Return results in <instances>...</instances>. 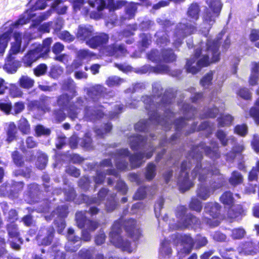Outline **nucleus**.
Segmentation results:
<instances>
[{
	"instance_id": "53",
	"label": "nucleus",
	"mask_w": 259,
	"mask_h": 259,
	"mask_svg": "<svg viewBox=\"0 0 259 259\" xmlns=\"http://www.w3.org/2000/svg\"><path fill=\"white\" fill-rule=\"evenodd\" d=\"M10 94L14 98L21 97L22 95L20 89L15 85H12L11 87Z\"/></svg>"
},
{
	"instance_id": "48",
	"label": "nucleus",
	"mask_w": 259,
	"mask_h": 259,
	"mask_svg": "<svg viewBox=\"0 0 259 259\" xmlns=\"http://www.w3.org/2000/svg\"><path fill=\"white\" fill-rule=\"evenodd\" d=\"M235 132L240 136H243L247 133V127L245 124L237 125L235 128Z\"/></svg>"
},
{
	"instance_id": "54",
	"label": "nucleus",
	"mask_w": 259,
	"mask_h": 259,
	"mask_svg": "<svg viewBox=\"0 0 259 259\" xmlns=\"http://www.w3.org/2000/svg\"><path fill=\"white\" fill-rule=\"evenodd\" d=\"M24 104L22 102H17L13 106V113L15 114H19L24 110Z\"/></svg>"
},
{
	"instance_id": "39",
	"label": "nucleus",
	"mask_w": 259,
	"mask_h": 259,
	"mask_svg": "<svg viewBox=\"0 0 259 259\" xmlns=\"http://www.w3.org/2000/svg\"><path fill=\"white\" fill-rule=\"evenodd\" d=\"M143 139L141 136H134L130 138V142L131 148L136 149L137 147L139 146L140 143L143 142Z\"/></svg>"
},
{
	"instance_id": "28",
	"label": "nucleus",
	"mask_w": 259,
	"mask_h": 259,
	"mask_svg": "<svg viewBox=\"0 0 259 259\" xmlns=\"http://www.w3.org/2000/svg\"><path fill=\"white\" fill-rule=\"evenodd\" d=\"M18 127L19 130L24 134L29 133L30 127L27 120L25 118H21L18 123Z\"/></svg>"
},
{
	"instance_id": "63",
	"label": "nucleus",
	"mask_w": 259,
	"mask_h": 259,
	"mask_svg": "<svg viewBox=\"0 0 259 259\" xmlns=\"http://www.w3.org/2000/svg\"><path fill=\"white\" fill-rule=\"evenodd\" d=\"M251 145L256 152H259V138L257 136H254Z\"/></svg>"
},
{
	"instance_id": "51",
	"label": "nucleus",
	"mask_w": 259,
	"mask_h": 259,
	"mask_svg": "<svg viewBox=\"0 0 259 259\" xmlns=\"http://www.w3.org/2000/svg\"><path fill=\"white\" fill-rule=\"evenodd\" d=\"M35 132L37 135L40 136V135H49L50 133V130L48 128H45L42 125H37L35 127Z\"/></svg>"
},
{
	"instance_id": "60",
	"label": "nucleus",
	"mask_w": 259,
	"mask_h": 259,
	"mask_svg": "<svg viewBox=\"0 0 259 259\" xmlns=\"http://www.w3.org/2000/svg\"><path fill=\"white\" fill-rule=\"evenodd\" d=\"M64 49V46L60 42L56 43L53 47L52 51L55 54L60 53Z\"/></svg>"
},
{
	"instance_id": "16",
	"label": "nucleus",
	"mask_w": 259,
	"mask_h": 259,
	"mask_svg": "<svg viewBox=\"0 0 259 259\" xmlns=\"http://www.w3.org/2000/svg\"><path fill=\"white\" fill-rule=\"evenodd\" d=\"M124 227L127 233L131 236L133 240H137L141 236V231L137 222L133 220H129L124 224Z\"/></svg>"
},
{
	"instance_id": "7",
	"label": "nucleus",
	"mask_w": 259,
	"mask_h": 259,
	"mask_svg": "<svg viewBox=\"0 0 259 259\" xmlns=\"http://www.w3.org/2000/svg\"><path fill=\"white\" fill-rule=\"evenodd\" d=\"M220 205L217 203H207L204 208L203 221L210 226L215 227L220 222Z\"/></svg>"
},
{
	"instance_id": "18",
	"label": "nucleus",
	"mask_w": 259,
	"mask_h": 259,
	"mask_svg": "<svg viewBox=\"0 0 259 259\" xmlns=\"http://www.w3.org/2000/svg\"><path fill=\"white\" fill-rule=\"evenodd\" d=\"M20 66V63L13 60V57L8 56L7 61L4 66V69L7 72L14 73L16 72L17 69Z\"/></svg>"
},
{
	"instance_id": "4",
	"label": "nucleus",
	"mask_w": 259,
	"mask_h": 259,
	"mask_svg": "<svg viewBox=\"0 0 259 259\" xmlns=\"http://www.w3.org/2000/svg\"><path fill=\"white\" fill-rule=\"evenodd\" d=\"M121 221L114 223L109 233L111 242L116 247L128 252H132L136 248L135 242H129L126 238H122L119 234L121 229Z\"/></svg>"
},
{
	"instance_id": "43",
	"label": "nucleus",
	"mask_w": 259,
	"mask_h": 259,
	"mask_svg": "<svg viewBox=\"0 0 259 259\" xmlns=\"http://www.w3.org/2000/svg\"><path fill=\"white\" fill-rule=\"evenodd\" d=\"M0 109L5 113L9 114L12 109L11 103L3 100L0 101Z\"/></svg>"
},
{
	"instance_id": "3",
	"label": "nucleus",
	"mask_w": 259,
	"mask_h": 259,
	"mask_svg": "<svg viewBox=\"0 0 259 259\" xmlns=\"http://www.w3.org/2000/svg\"><path fill=\"white\" fill-rule=\"evenodd\" d=\"M93 29L91 26H79L76 33L77 37L82 40H85L86 44L92 48L105 44L108 40V36L105 34L92 36Z\"/></svg>"
},
{
	"instance_id": "38",
	"label": "nucleus",
	"mask_w": 259,
	"mask_h": 259,
	"mask_svg": "<svg viewBox=\"0 0 259 259\" xmlns=\"http://www.w3.org/2000/svg\"><path fill=\"white\" fill-rule=\"evenodd\" d=\"M93 56L94 54L87 50H80L77 53V57L79 60H88Z\"/></svg>"
},
{
	"instance_id": "21",
	"label": "nucleus",
	"mask_w": 259,
	"mask_h": 259,
	"mask_svg": "<svg viewBox=\"0 0 259 259\" xmlns=\"http://www.w3.org/2000/svg\"><path fill=\"white\" fill-rule=\"evenodd\" d=\"M108 55L115 56L116 57L124 55L126 50L121 45H116L114 47H109L106 49Z\"/></svg>"
},
{
	"instance_id": "17",
	"label": "nucleus",
	"mask_w": 259,
	"mask_h": 259,
	"mask_svg": "<svg viewBox=\"0 0 259 259\" xmlns=\"http://www.w3.org/2000/svg\"><path fill=\"white\" fill-rule=\"evenodd\" d=\"M22 34L15 32L13 33V41L11 43V48L9 52V56L12 57L20 52L24 51L25 48L21 49ZM25 48V47H24Z\"/></svg>"
},
{
	"instance_id": "37",
	"label": "nucleus",
	"mask_w": 259,
	"mask_h": 259,
	"mask_svg": "<svg viewBox=\"0 0 259 259\" xmlns=\"http://www.w3.org/2000/svg\"><path fill=\"white\" fill-rule=\"evenodd\" d=\"M155 176V165L152 163L148 165L146 172V179L150 180Z\"/></svg>"
},
{
	"instance_id": "62",
	"label": "nucleus",
	"mask_w": 259,
	"mask_h": 259,
	"mask_svg": "<svg viewBox=\"0 0 259 259\" xmlns=\"http://www.w3.org/2000/svg\"><path fill=\"white\" fill-rule=\"evenodd\" d=\"M238 94L241 97L245 99H248L250 98V93L246 89H241Z\"/></svg>"
},
{
	"instance_id": "58",
	"label": "nucleus",
	"mask_w": 259,
	"mask_h": 259,
	"mask_svg": "<svg viewBox=\"0 0 259 259\" xmlns=\"http://www.w3.org/2000/svg\"><path fill=\"white\" fill-rule=\"evenodd\" d=\"M163 200L162 199L159 200L156 203L155 205V212L156 217H158L160 215V211L163 207Z\"/></svg>"
},
{
	"instance_id": "8",
	"label": "nucleus",
	"mask_w": 259,
	"mask_h": 259,
	"mask_svg": "<svg viewBox=\"0 0 259 259\" xmlns=\"http://www.w3.org/2000/svg\"><path fill=\"white\" fill-rule=\"evenodd\" d=\"M208 9L204 16V22L207 24L206 31H208L210 26L214 21V19L219 15L222 8L220 0H206Z\"/></svg>"
},
{
	"instance_id": "55",
	"label": "nucleus",
	"mask_w": 259,
	"mask_h": 259,
	"mask_svg": "<svg viewBox=\"0 0 259 259\" xmlns=\"http://www.w3.org/2000/svg\"><path fill=\"white\" fill-rule=\"evenodd\" d=\"M195 243L196 244V247L199 248L205 245L207 243V240L205 237L199 236L197 237Z\"/></svg>"
},
{
	"instance_id": "27",
	"label": "nucleus",
	"mask_w": 259,
	"mask_h": 259,
	"mask_svg": "<svg viewBox=\"0 0 259 259\" xmlns=\"http://www.w3.org/2000/svg\"><path fill=\"white\" fill-rule=\"evenodd\" d=\"M244 212V210L241 206H233V208L229 209L228 211L227 216L229 219H234L242 214Z\"/></svg>"
},
{
	"instance_id": "50",
	"label": "nucleus",
	"mask_w": 259,
	"mask_h": 259,
	"mask_svg": "<svg viewBox=\"0 0 259 259\" xmlns=\"http://www.w3.org/2000/svg\"><path fill=\"white\" fill-rule=\"evenodd\" d=\"M121 82V80L117 76H112L109 77L106 81L107 85L109 87L116 85Z\"/></svg>"
},
{
	"instance_id": "44",
	"label": "nucleus",
	"mask_w": 259,
	"mask_h": 259,
	"mask_svg": "<svg viewBox=\"0 0 259 259\" xmlns=\"http://www.w3.org/2000/svg\"><path fill=\"white\" fill-rule=\"evenodd\" d=\"M190 207L193 210L200 211L202 208L201 203L198 199L195 198H192L190 203Z\"/></svg>"
},
{
	"instance_id": "2",
	"label": "nucleus",
	"mask_w": 259,
	"mask_h": 259,
	"mask_svg": "<svg viewBox=\"0 0 259 259\" xmlns=\"http://www.w3.org/2000/svg\"><path fill=\"white\" fill-rule=\"evenodd\" d=\"M73 83V81L72 80L69 81L70 86L67 88V89L71 90V93L72 94V96H75ZM72 98V97L70 98L67 94H63L58 98V104L62 110L58 112L55 113L56 119L58 121H62L65 119V113H64V111L67 112L69 117L72 119L78 118V115L80 112V108L78 107L80 102H77L75 104H71L70 100Z\"/></svg>"
},
{
	"instance_id": "30",
	"label": "nucleus",
	"mask_w": 259,
	"mask_h": 259,
	"mask_svg": "<svg viewBox=\"0 0 259 259\" xmlns=\"http://www.w3.org/2000/svg\"><path fill=\"white\" fill-rule=\"evenodd\" d=\"M243 178L241 174L238 171H233L229 179L230 184L233 186L239 185L242 183Z\"/></svg>"
},
{
	"instance_id": "10",
	"label": "nucleus",
	"mask_w": 259,
	"mask_h": 259,
	"mask_svg": "<svg viewBox=\"0 0 259 259\" xmlns=\"http://www.w3.org/2000/svg\"><path fill=\"white\" fill-rule=\"evenodd\" d=\"M186 208L183 206L178 208L177 216L180 219L181 226L180 228L187 227L193 225L194 226L198 224V221L195 217L191 214L186 215Z\"/></svg>"
},
{
	"instance_id": "1",
	"label": "nucleus",
	"mask_w": 259,
	"mask_h": 259,
	"mask_svg": "<svg viewBox=\"0 0 259 259\" xmlns=\"http://www.w3.org/2000/svg\"><path fill=\"white\" fill-rule=\"evenodd\" d=\"M201 47L200 50H196L194 58L187 61L186 67L188 72L196 73L202 67L219 60L218 40L211 41L210 39H208L205 46L202 43Z\"/></svg>"
},
{
	"instance_id": "42",
	"label": "nucleus",
	"mask_w": 259,
	"mask_h": 259,
	"mask_svg": "<svg viewBox=\"0 0 259 259\" xmlns=\"http://www.w3.org/2000/svg\"><path fill=\"white\" fill-rule=\"evenodd\" d=\"M58 36L61 39L66 41H73L74 37L68 31H64L57 33Z\"/></svg>"
},
{
	"instance_id": "11",
	"label": "nucleus",
	"mask_w": 259,
	"mask_h": 259,
	"mask_svg": "<svg viewBox=\"0 0 259 259\" xmlns=\"http://www.w3.org/2000/svg\"><path fill=\"white\" fill-rule=\"evenodd\" d=\"M16 29L13 22H7L3 26V34L0 35V54H3L7 47L11 33Z\"/></svg>"
},
{
	"instance_id": "32",
	"label": "nucleus",
	"mask_w": 259,
	"mask_h": 259,
	"mask_svg": "<svg viewBox=\"0 0 259 259\" xmlns=\"http://www.w3.org/2000/svg\"><path fill=\"white\" fill-rule=\"evenodd\" d=\"M16 133V126L15 123L14 122L10 123L7 132V141L9 142H11L15 139Z\"/></svg>"
},
{
	"instance_id": "36",
	"label": "nucleus",
	"mask_w": 259,
	"mask_h": 259,
	"mask_svg": "<svg viewBox=\"0 0 259 259\" xmlns=\"http://www.w3.org/2000/svg\"><path fill=\"white\" fill-rule=\"evenodd\" d=\"M250 114L256 123H259V99L256 101V107L251 109Z\"/></svg>"
},
{
	"instance_id": "34",
	"label": "nucleus",
	"mask_w": 259,
	"mask_h": 259,
	"mask_svg": "<svg viewBox=\"0 0 259 259\" xmlns=\"http://www.w3.org/2000/svg\"><path fill=\"white\" fill-rule=\"evenodd\" d=\"M171 252V249L168 242L162 243L160 249V256L162 257L169 256Z\"/></svg>"
},
{
	"instance_id": "47",
	"label": "nucleus",
	"mask_w": 259,
	"mask_h": 259,
	"mask_svg": "<svg viewBox=\"0 0 259 259\" xmlns=\"http://www.w3.org/2000/svg\"><path fill=\"white\" fill-rule=\"evenodd\" d=\"M93 251L89 249H82L79 253V259H92Z\"/></svg>"
},
{
	"instance_id": "41",
	"label": "nucleus",
	"mask_w": 259,
	"mask_h": 259,
	"mask_svg": "<svg viewBox=\"0 0 259 259\" xmlns=\"http://www.w3.org/2000/svg\"><path fill=\"white\" fill-rule=\"evenodd\" d=\"M76 223L78 227L81 228L84 225L85 220V217L84 215V213L82 212H79L76 214Z\"/></svg>"
},
{
	"instance_id": "61",
	"label": "nucleus",
	"mask_w": 259,
	"mask_h": 259,
	"mask_svg": "<svg viewBox=\"0 0 259 259\" xmlns=\"http://www.w3.org/2000/svg\"><path fill=\"white\" fill-rule=\"evenodd\" d=\"M157 36L159 37L157 39V42L158 44H166L167 41V35L166 34H161V33L158 32L157 33Z\"/></svg>"
},
{
	"instance_id": "13",
	"label": "nucleus",
	"mask_w": 259,
	"mask_h": 259,
	"mask_svg": "<svg viewBox=\"0 0 259 259\" xmlns=\"http://www.w3.org/2000/svg\"><path fill=\"white\" fill-rule=\"evenodd\" d=\"M210 167V166L207 168L205 166L202 167L201 164L197 163L191 174L192 179L197 177L199 181L203 182L210 176L217 175L219 173L217 169L213 172H209Z\"/></svg>"
},
{
	"instance_id": "52",
	"label": "nucleus",
	"mask_w": 259,
	"mask_h": 259,
	"mask_svg": "<svg viewBox=\"0 0 259 259\" xmlns=\"http://www.w3.org/2000/svg\"><path fill=\"white\" fill-rule=\"evenodd\" d=\"M47 66L45 64H40L38 65L34 70V73L35 75L39 76L45 73L47 70Z\"/></svg>"
},
{
	"instance_id": "24",
	"label": "nucleus",
	"mask_w": 259,
	"mask_h": 259,
	"mask_svg": "<svg viewBox=\"0 0 259 259\" xmlns=\"http://www.w3.org/2000/svg\"><path fill=\"white\" fill-rule=\"evenodd\" d=\"M86 108L85 109L84 117L90 120H95L98 118H100L103 115V113L101 111L100 109H96V110L93 109Z\"/></svg>"
},
{
	"instance_id": "6",
	"label": "nucleus",
	"mask_w": 259,
	"mask_h": 259,
	"mask_svg": "<svg viewBox=\"0 0 259 259\" xmlns=\"http://www.w3.org/2000/svg\"><path fill=\"white\" fill-rule=\"evenodd\" d=\"M88 4L92 8L97 7L98 13H92L90 16L92 18L97 19L101 17L100 12L105 8H108L109 10L119 9L125 5V2L117 1L115 2L114 0H88Z\"/></svg>"
},
{
	"instance_id": "12",
	"label": "nucleus",
	"mask_w": 259,
	"mask_h": 259,
	"mask_svg": "<svg viewBox=\"0 0 259 259\" xmlns=\"http://www.w3.org/2000/svg\"><path fill=\"white\" fill-rule=\"evenodd\" d=\"M190 163L187 162H183L181 166V171L178 179V184L180 189L182 191H185L189 189L193 185L192 179L188 176L187 171V167Z\"/></svg>"
},
{
	"instance_id": "19",
	"label": "nucleus",
	"mask_w": 259,
	"mask_h": 259,
	"mask_svg": "<svg viewBox=\"0 0 259 259\" xmlns=\"http://www.w3.org/2000/svg\"><path fill=\"white\" fill-rule=\"evenodd\" d=\"M152 155L151 151L145 153H140L136 154L130 157V160L133 167L139 166L143 162L142 159L146 157L147 159L150 158Z\"/></svg>"
},
{
	"instance_id": "14",
	"label": "nucleus",
	"mask_w": 259,
	"mask_h": 259,
	"mask_svg": "<svg viewBox=\"0 0 259 259\" xmlns=\"http://www.w3.org/2000/svg\"><path fill=\"white\" fill-rule=\"evenodd\" d=\"M8 232L10 237L9 241L11 247L15 250L20 249V244L22 239L19 237V233L15 224H11L8 226Z\"/></svg>"
},
{
	"instance_id": "49",
	"label": "nucleus",
	"mask_w": 259,
	"mask_h": 259,
	"mask_svg": "<svg viewBox=\"0 0 259 259\" xmlns=\"http://www.w3.org/2000/svg\"><path fill=\"white\" fill-rule=\"evenodd\" d=\"M212 78V72H209L205 75L201 80V84L203 87H206L210 84Z\"/></svg>"
},
{
	"instance_id": "64",
	"label": "nucleus",
	"mask_w": 259,
	"mask_h": 259,
	"mask_svg": "<svg viewBox=\"0 0 259 259\" xmlns=\"http://www.w3.org/2000/svg\"><path fill=\"white\" fill-rule=\"evenodd\" d=\"M249 38L251 41H255L259 40V30L256 29L252 30Z\"/></svg>"
},
{
	"instance_id": "31",
	"label": "nucleus",
	"mask_w": 259,
	"mask_h": 259,
	"mask_svg": "<svg viewBox=\"0 0 259 259\" xmlns=\"http://www.w3.org/2000/svg\"><path fill=\"white\" fill-rule=\"evenodd\" d=\"M19 82L20 87L26 89L31 88L34 84L33 80L27 76H22L19 79Z\"/></svg>"
},
{
	"instance_id": "40",
	"label": "nucleus",
	"mask_w": 259,
	"mask_h": 259,
	"mask_svg": "<svg viewBox=\"0 0 259 259\" xmlns=\"http://www.w3.org/2000/svg\"><path fill=\"white\" fill-rule=\"evenodd\" d=\"M245 234V231L243 229L238 228L232 231V236L234 239H239L243 237Z\"/></svg>"
},
{
	"instance_id": "5",
	"label": "nucleus",
	"mask_w": 259,
	"mask_h": 259,
	"mask_svg": "<svg viewBox=\"0 0 259 259\" xmlns=\"http://www.w3.org/2000/svg\"><path fill=\"white\" fill-rule=\"evenodd\" d=\"M52 42L51 38L44 40L42 46L38 45L34 49L30 50L23 57V62L26 66H30L39 58L44 57L50 52V46Z\"/></svg>"
},
{
	"instance_id": "22",
	"label": "nucleus",
	"mask_w": 259,
	"mask_h": 259,
	"mask_svg": "<svg viewBox=\"0 0 259 259\" xmlns=\"http://www.w3.org/2000/svg\"><path fill=\"white\" fill-rule=\"evenodd\" d=\"M215 188L209 189L204 185H201L197 190V196L203 200H206L210 195V194L215 190Z\"/></svg>"
},
{
	"instance_id": "15",
	"label": "nucleus",
	"mask_w": 259,
	"mask_h": 259,
	"mask_svg": "<svg viewBox=\"0 0 259 259\" xmlns=\"http://www.w3.org/2000/svg\"><path fill=\"white\" fill-rule=\"evenodd\" d=\"M158 54V52L156 50L151 51L148 55L149 59L153 62H157L162 59L167 62H172L176 60V56L171 50L163 51L161 56Z\"/></svg>"
},
{
	"instance_id": "46",
	"label": "nucleus",
	"mask_w": 259,
	"mask_h": 259,
	"mask_svg": "<svg viewBox=\"0 0 259 259\" xmlns=\"http://www.w3.org/2000/svg\"><path fill=\"white\" fill-rule=\"evenodd\" d=\"M48 159L47 157L45 154H42L39 157H38L36 165L39 169H43L45 167L47 163Z\"/></svg>"
},
{
	"instance_id": "45",
	"label": "nucleus",
	"mask_w": 259,
	"mask_h": 259,
	"mask_svg": "<svg viewBox=\"0 0 259 259\" xmlns=\"http://www.w3.org/2000/svg\"><path fill=\"white\" fill-rule=\"evenodd\" d=\"M258 173H259V161L256 162V166L254 167L250 172L248 176L249 181H252L256 180Z\"/></svg>"
},
{
	"instance_id": "25",
	"label": "nucleus",
	"mask_w": 259,
	"mask_h": 259,
	"mask_svg": "<svg viewBox=\"0 0 259 259\" xmlns=\"http://www.w3.org/2000/svg\"><path fill=\"white\" fill-rule=\"evenodd\" d=\"M259 76V63H254L252 69L251 73L249 78V82L250 85H254L256 84L258 80Z\"/></svg>"
},
{
	"instance_id": "57",
	"label": "nucleus",
	"mask_w": 259,
	"mask_h": 259,
	"mask_svg": "<svg viewBox=\"0 0 259 259\" xmlns=\"http://www.w3.org/2000/svg\"><path fill=\"white\" fill-rule=\"evenodd\" d=\"M217 136L223 145H227V142L230 140L226 139V134L222 131H219L217 132Z\"/></svg>"
},
{
	"instance_id": "59",
	"label": "nucleus",
	"mask_w": 259,
	"mask_h": 259,
	"mask_svg": "<svg viewBox=\"0 0 259 259\" xmlns=\"http://www.w3.org/2000/svg\"><path fill=\"white\" fill-rule=\"evenodd\" d=\"M63 72L62 69L60 67H54L51 69L50 74L54 77H57L58 75L61 74Z\"/></svg>"
},
{
	"instance_id": "23",
	"label": "nucleus",
	"mask_w": 259,
	"mask_h": 259,
	"mask_svg": "<svg viewBox=\"0 0 259 259\" xmlns=\"http://www.w3.org/2000/svg\"><path fill=\"white\" fill-rule=\"evenodd\" d=\"M195 28L193 25H185L181 24L179 26V31L177 36H181L182 35H189L193 33L195 31Z\"/></svg>"
},
{
	"instance_id": "33",
	"label": "nucleus",
	"mask_w": 259,
	"mask_h": 259,
	"mask_svg": "<svg viewBox=\"0 0 259 259\" xmlns=\"http://www.w3.org/2000/svg\"><path fill=\"white\" fill-rule=\"evenodd\" d=\"M221 201L226 205L231 206L233 203L232 194L230 192L224 193L220 198Z\"/></svg>"
},
{
	"instance_id": "9",
	"label": "nucleus",
	"mask_w": 259,
	"mask_h": 259,
	"mask_svg": "<svg viewBox=\"0 0 259 259\" xmlns=\"http://www.w3.org/2000/svg\"><path fill=\"white\" fill-rule=\"evenodd\" d=\"M194 241L188 235H181L177 237V249L179 256L183 257L189 254L192 250Z\"/></svg>"
},
{
	"instance_id": "26",
	"label": "nucleus",
	"mask_w": 259,
	"mask_h": 259,
	"mask_svg": "<svg viewBox=\"0 0 259 259\" xmlns=\"http://www.w3.org/2000/svg\"><path fill=\"white\" fill-rule=\"evenodd\" d=\"M199 7L196 4H192L189 8L188 11V15L193 20H197L199 18Z\"/></svg>"
},
{
	"instance_id": "35",
	"label": "nucleus",
	"mask_w": 259,
	"mask_h": 259,
	"mask_svg": "<svg viewBox=\"0 0 259 259\" xmlns=\"http://www.w3.org/2000/svg\"><path fill=\"white\" fill-rule=\"evenodd\" d=\"M218 120L220 126H228L231 123L233 120V118L230 115L221 114V116L219 118Z\"/></svg>"
},
{
	"instance_id": "29",
	"label": "nucleus",
	"mask_w": 259,
	"mask_h": 259,
	"mask_svg": "<svg viewBox=\"0 0 259 259\" xmlns=\"http://www.w3.org/2000/svg\"><path fill=\"white\" fill-rule=\"evenodd\" d=\"M52 11L56 10L60 14H65L67 10V7L61 3L60 0H56L52 6Z\"/></svg>"
},
{
	"instance_id": "20",
	"label": "nucleus",
	"mask_w": 259,
	"mask_h": 259,
	"mask_svg": "<svg viewBox=\"0 0 259 259\" xmlns=\"http://www.w3.org/2000/svg\"><path fill=\"white\" fill-rule=\"evenodd\" d=\"M256 251L259 252V242L257 248H255L254 247L252 242H246L242 246H240L238 248V251L240 253H244L245 254H251L256 252Z\"/></svg>"
},
{
	"instance_id": "56",
	"label": "nucleus",
	"mask_w": 259,
	"mask_h": 259,
	"mask_svg": "<svg viewBox=\"0 0 259 259\" xmlns=\"http://www.w3.org/2000/svg\"><path fill=\"white\" fill-rule=\"evenodd\" d=\"M146 188H140L135 195V198L136 199H143L146 194Z\"/></svg>"
}]
</instances>
